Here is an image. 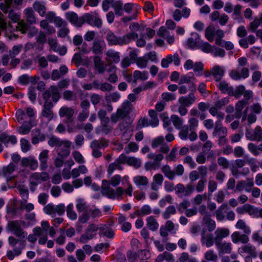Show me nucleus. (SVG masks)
I'll use <instances>...</instances> for the list:
<instances>
[{"label": "nucleus", "instance_id": "8fccbe9b", "mask_svg": "<svg viewBox=\"0 0 262 262\" xmlns=\"http://www.w3.org/2000/svg\"><path fill=\"white\" fill-rule=\"evenodd\" d=\"M24 13L27 21L31 24L36 23V18L33 10L31 8H27L24 11Z\"/></svg>", "mask_w": 262, "mask_h": 262}, {"label": "nucleus", "instance_id": "052dcab7", "mask_svg": "<svg viewBox=\"0 0 262 262\" xmlns=\"http://www.w3.org/2000/svg\"><path fill=\"white\" fill-rule=\"evenodd\" d=\"M253 137H250L251 141H260L262 140V128L259 126L255 127L253 130Z\"/></svg>", "mask_w": 262, "mask_h": 262}, {"label": "nucleus", "instance_id": "1a4fd4ad", "mask_svg": "<svg viewBox=\"0 0 262 262\" xmlns=\"http://www.w3.org/2000/svg\"><path fill=\"white\" fill-rule=\"evenodd\" d=\"M72 142L67 140H63L60 145L56 149L57 155L62 158H67L70 155V148Z\"/></svg>", "mask_w": 262, "mask_h": 262}, {"label": "nucleus", "instance_id": "de8ad7c7", "mask_svg": "<svg viewBox=\"0 0 262 262\" xmlns=\"http://www.w3.org/2000/svg\"><path fill=\"white\" fill-rule=\"evenodd\" d=\"M209 113L213 117H216L217 118V121H220L222 122L224 119L225 114L221 111H220V109L213 106L211 107L209 110Z\"/></svg>", "mask_w": 262, "mask_h": 262}, {"label": "nucleus", "instance_id": "c03bdc74", "mask_svg": "<svg viewBox=\"0 0 262 262\" xmlns=\"http://www.w3.org/2000/svg\"><path fill=\"white\" fill-rule=\"evenodd\" d=\"M25 226V223L23 221H11L9 222L8 224V228L13 232L21 229L22 227Z\"/></svg>", "mask_w": 262, "mask_h": 262}, {"label": "nucleus", "instance_id": "7ed1b4c3", "mask_svg": "<svg viewBox=\"0 0 262 262\" xmlns=\"http://www.w3.org/2000/svg\"><path fill=\"white\" fill-rule=\"evenodd\" d=\"M49 179V175L46 172H34L30 177V188L32 191H34L38 185L42 182L47 181Z\"/></svg>", "mask_w": 262, "mask_h": 262}, {"label": "nucleus", "instance_id": "72a5a7b5", "mask_svg": "<svg viewBox=\"0 0 262 262\" xmlns=\"http://www.w3.org/2000/svg\"><path fill=\"white\" fill-rule=\"evenodd\" d=\"M17 165L13 163H10L7 166L3 167L2 172L4 176L8 179L12 178L11 174L15 170Z\"/></svg>", "mask_w": 262, "mask_h": 262}, {"label": "nucleus", "instance_id": "4c0bfd02", "mask_svg": "<svg viewBox=\"0 0 262 262\" xmlns=\"http://www.w3.org/2000/svg\"><path fill=\"white\" fill-rule=\"evenodd\" d=\"M134 81V85L136 84L137 80L144 81L148 78V73L147 71H140L136 70L133 73Z\"/></svg>", "mask_w": 262, "mask_h": 262}, {"label": "nucleus", "instance_id": "49530a36", "mask_svg": "<svg viewBox=\"0 0 262 262\" xmlns=\"http://www.w3.org/2000/svg\"><path fill=\"white\" fill-rule=\"evenodd\" d=\"M91 215V211L89 210L79 213L78 220L76 223V225L80 224L86 223L90 220Z\"/></svg>", "mask_w": 262, "mask_h": 262}, {"label": "nucleus", "instance_id": "aec40b11", "mask_svg": "<svg viewBox=\"0 0 262 262\" xmlns=\"http://www.w3.org/2000/svg\"><path fill=\"white\" fill-rule=\"evenodd\" d=\"M214 137H224L227 135V129L226 127L222 126V122L216 121L215 123V127L212 133Z\"/></svg>", "mask_w": 262, "mask_h": 262}, {"label": "nucleus", "instance_id": "a19ab883", "mask_svg": "<svg viewBox=\"0 0 262 262\" xmlns=\"http://www.w3.org/2000/svg\"><path fill=\"white\" fill-rule=\"evenodd\" d=\"M248 150L254 156H257L262 153V143L256 145L253 143H250L247 146Z\"/></svg>", "mask_w": 262, "mask_h": 262}, {"label": "nucleus", "instance_id": "e2e57ef3", "mask_svg": "<svg viewBox=\"0 0 262 262\" xmlns=\"http://www.w3.org/2000/svg\"><path fill=\"white\" fill-rule=\"evenodd\" d=\"M180 262H199L194 257L190 256L187 252H183L179 258Z\"/></svg>", "mask_w": 262, "mask_h": 262}, {"label": "nucleus", "instance_id": "774afa93", "mask_svg": "<svg viewBox=\"0 0 262 262\" xmlns=\"http://www.w3.org/2000/svg\"><path fill=\"white\" fill-rule=\"evenodd\" d=\"M245 91V87L243 85H239L235 90L232 88V90L230 91V96H233L236 98H238L243 95Z\"/></svg>", "mask_w": 262, "mask_h": 262}, {"label": "nucleus", "instance_id": "a18cd8bd", "mask_svg": "<svg viewBox=\"0 0 262 262\" xmlns=\"http://www.w3.org/2000/svg\"><path fill=\"white\" fill-rule=\"evenodd\" d=\"M122 184L127 186V188L124 190V193L129 196H132L133 195V187L129 182V178L128 176L122 177Z\"/></svg>", "mask_w": 262, "mask_h": 262}, {"label": "nucleus", "instance_id": "69168bd1", "mask_svg": "<svg viewBox=\"0 0 262 262\" xmlns=\"http://www.w3.org/2000/svg\"><path fill=\"white\" fill-rule=\"evenodd\" d=\"M213 46L211 45L206 41H202L198 49H200L202 52L205 53H211L212 52Z\"/></svg>", "mask_w": 262, "mask_h": 262}, {"label": "nucleus", "instance_id": "20e7f679", "mask_svg": "<svg viewBox=\"0 0 262 262\" xmlns=\"http://www.w3.org/2000/svg\"><path fill=\"white\" fill-rule=\"evenodd\" d=\"M88 23L97 28H101L102 24V20L95 12L86 13L82 16V24Z\"/></svg>", "mask_w": 262, "mask_h": 262}, {"label": "nucleus", "instance_id": "f03ea898", "mask_svg": "<svg viewBox=\"0 0 262 262\" xmlns=\"http://www.w3.org/2000/svg\"><path fill=\"white\" fill-rule=\"evenodd\" d=\"M66 207L63 204L60 203L55 205L49 203L46 205L43 209L44 212L51 217H56L57 215L61 216L64 214Z\"/></svg>", "mask_w": 262, "mask_h": 262}, {"label": "nucleus", "instance_id": "f3484780", "mask_svg": "<svg viewBox=\"0 0 262 262\" xmlns=\"http://www.w3.org/2000/svg\"><path fill=\"white\" fill-rule=\"evenodd\" d=\"M52 107L53 104L51 102H45L41 112L42 117L47 118L49 121L55 117L52 110Z\"/></svg>", "mask_w": 262, "mask_h": 262}, {"label": "nucleus", "instance_id": "2eb2a0df", "mask_svg": "<svg viewBox=\"0 0 262 262\" xmlns=\"http://www.w3.org/2000/svg\"><path fill=\"white\" fill-rule=\"evenodd\" d=\"M23 167H29L31 170H36L38 167L37 160L33 156L24 157L21 159Z\"/></svg>", "mask_w": 262, "mask_h": 262}, {"label": "nucleus", "instance_id": "39448f33", "mask_svg": "<svg viewBox=\"0 0 262 262\" xmlns=\"http://www.w3.org/2000/svg\"><path fill=\"white\" fill-rule=\"evenodd\" d=\"M194 191L193 184H188L186 187L181 183L178 184L175 186L176 193L179 197L188 196L192 194Z\"/></svg>", "mask_w": 262, "mask_h": 262}, {"label": "nucleus", "instance_id": "ddd939ff", "mask_svg": "<svg viewBox=\"0 0 262 262\" xmlns=\"http://www.w3.org/2000/svg\"><path fill=\"white\" fill-rule=\"evenodd\" d=\"M58 114L59 117L64 118L67 122H72L74 110L72 107L63 106L59 109Z\"/></svg>", "mask_w": 262, "mask_h": 262}, {"label": "nucleus", "instance_id": "c756f323", "mask_svg": "<svg viewBox=\"0 0 262 262\" xmlns=\"http://www.w3.org/2000/svg\"><path fill=\"white\" fill-rule=\"evenodd\" d=\"M163 180V177L161 174L158 173L155 174L153 177L152 182L151 183V189L155 191H158L159 187L162 184Z\"/></svg>", "mask_w": 262, "mask_h": 262}, {"label": "nucleus", "instance_id": "c9c22d12", "mask_svg": "<svg viewBox=\"0 0 262 262\" xmlns=\"http://www.w3.org/2000/svg\"><path fill=\"white\" fill-rule=\"evenodd\" d=\"M227 207L228 205L227 204H222L215 211V214L218 221H222L225 219V213L227 210Z\"/></svg>", "mask_w": 262, "mask_h": 262}, {"label": "nucleus", "instance_id": "09e8293b", "mask_svg": "<svg viewBox=\"0 0 262 262\" xmlns=\"http://www.w3.org/2000/svg\"><path fill=\"white\" fill-rule=\"evenodd\" d=\"M146 225L151 231L157 230L159 228V224L156 219L152 216H148L146 219Z\"/></svg>", "mask_w": 262, "mask_h": 262}, {"label": "nucleus", "instance_id": "338daca9", "mask_svg": "<svg viewBox=\"0 0 262 262\" xmlns=\"http://www.w3.org/2000/svg\"><path fill=\"white\" fill-rule=\"evenodd\" d=\"M118 129L123 133V136H124L129 130H133L132 125L130 122L123 121L118 125Z\"/></svg>", "mask_w": 262, "mask_h": 262}, {"label": "nucleus", "instance_id": "e433bc0d", "mask_svg": "<svg viewBox=\"0 0 262 262\" xmlns=\"http://www.w3.org/2000/svg\"><path fill=\"white\" fill-rule=\"evenodd\" d=\"M88 172V169L84 165H81L72 169V178H76L81 174H84Z\"/></svg>", "mask_w": 262, "mask_h": 262}, {"label": "nucleus", "instance_id": "6e6552de", "mask_svg": "<svg viewBox=\"0 0 262 262\" xmlns=\"http://www.w3.org/2000/svg\"><path fill=\"white\" fill-rule=\"evenodd\" d=\"M122 164H124V161H123V156L122 154L114 162L108 165L107 168L108 177L112 176L115 170H122L123 169Z\"/></svg>", "mask_w": 262, "mask_h": 262}, {"label": "nucleus", "instance_id": "9b49d317", "mask_svg": "<svg viewBox=\"0 0 262 262\" xmlns=\"http://www.w3.org/2000/svg\"><path fill=\"white\" fill-rule=\"evenodd\" d=\"M93 62L94 69L97 73L103 74L106 71L107 64L100 56L98 55L94 56Z\"/></svg>", "mask_w": 262, "mask_h": 262}, {"label": "nucleus", "instance_id": "5701e85b", "mask_svg": "<svg viewBox=\"0 0 262 262\" xmlns=\"http://www.w3.org/2000/svg\"><path fill=\"white\" fill-rule=\"evenodd\" d=\"M229 230L225 228H217L214 232L215 237L214 243H220L221 241L224 238L227 237L229 235Z\"/></svg>", "mask_w": 262, "mask_h": 262}, {"label": "nucleus", "instance_id": "13d9d810", "mask_svg": "<svg viewBox=\"0 0 262 262\" xmlns=\"http://www.w3.org/2000/svg\"><path fill=\"white\" fill-rule=\"evenodd\" d=\"M217 86L222 93H228L230 96V91L233 87L229 86V83L225 81H220Z\"/></svg>", "mask_w": 262, "mask_h": 262}, {"label": "nucleus", "instance_id": "7c9ffc66", "mask_svg": "<svg viewBox=\"0 0 262 262\" xmlns=\"http://www.w3.org/2000/svg\"><path fill=\"white\" fill-rule=\"evenodd\" d=\"M256 40L254 35L250 34L247 37L239 39L238 43L241 47L244 49H247L249 47V44H254Z\"/></svg>", "mask_w": 262, "mask_h": 262}, {"label": "nucleus", "instance_id": "4d7b16f0", "mask_svg": "<svg viewBox=\"0 0 262 262\" xmlns=\"http://www.w3.org/2000/svg\"><path fill=\"white\" fill-rule=\"evenodd\" d=\"M171 121L174 126L178 129H182L184 123L183 119L180 118L178 115H172L171 116Z\"/></svg>", "mask_w": 262, "mask_h": 262}, {"label": "nucleus", "instance_id": "bb28decb", "mask_svg": "<svg viewBox=\"0 0 262 262\" xmlns=\"http://www.w3.org/2000/svg\"><path fill=\"white\" fill-rule=\"evenodd\" d=\"M218 252L220 254H230L232 249V246L231 243H227L225 242L222 243H216Z\"/></svg>", "mask_w": 262, "mask_h": 262}, {"label": "nucleus", "instance_id": "dca6fc26", "mask_svg": "<svg viewBox=\"0 0 262 262\" xmlns=\"http://www.w3.org/2000/svg\"><path fill=\"white\" fill-rule=\"evenodd\" d=\"M106 61L109 64L118 63L120 60V53L113 49H109L106 52Z\"/></svg>", "mask_w": 262, "mask_h": 262}, {"label": "nucleus", "instance_id": "473e14b6", "mask_svg": "<svg viewBox=\"0 0 262 262\" xmlns=\"http://www.w3.org/2000/svg\"><path fill=\"white\" fill-rule=\"evenodd\" d=\"M194 74L192 73H189L186 75H181L179 83L180 84L191 83L192 86L194 89H195L196 86L194 82Z\"/></svg>", "mask_w": 262, "mask_h": 262}, {"label": "nucleus", "instance_id": "37998d69", "mask_svg": "<svg viewBox=\"0 0 262 262\" xmlns=\"http://www.w3.org/2000/svg\"><path fill=\"white\" fill-rule=\"evenodd\" d=\"M112 7L113 8L116 15L118 16L123 15V3L121 1H115Z\"/></svg>", "mask_w": 262, "mask_h": 262}, {"label": "nucleus", "instance_id": "c85d7f7f", "mask_svg": "<svg viewBox=\"0 0 262 262\" xmlns=\"http://www.w3.org/2000/svg\"><path fill=\"white\" fill-rule=\"evenodd\" d=\"M124 163H127L129 166H133L135 168L138 169L141 165V159L134 157H126L122 154Z\"/></svg>", "mask_w": 262, "mask_h": 262}, {"label": "nucleus", "instance_id": "6e6d98bb", "mask_svg": "<svg viewBox=\"0 0 262 262\" xmlns=\"http://www.w3.org/2000/svg\"><path fill=\"white\" fill-rule=\"evenodd\" d=\"M215 29L209 26L207 27L205 31V36L206 38L210 42H212L215 37Z\"/></svg>", "mask_w": 262, "mask_h": 262}, {"label": "nucleus", "instance_id": "603ef678", "mask_svg": "<svg viewBox=\"0 0 262 262\" xmlns=\"http://www.w3.org/2000/svg\"><path fill=\"white\" fill-rule=\"evenodd\" d=\"M67 215L68 219L71 221H75L77 219V214L74 210L73 203L69 204L66 207Z\"/></svg>", "mask_w": 262, "mask_h": 262}, {"label": "nucleus", "instance_id": "9d476101", "mask_svg": "<svg viewBox=\"0 0 262 262\" xmlns=\"http://www.w3.org/2000/svg\"><path fill=\"white\" fill-rule=\"evenodd\" d=\"M37 124V121L35 119H31L28 122H24L20 126L17 128V132L20 135H25L28 134L31 128L36 126Z\"/></svg>", "mask_w": 262, "mask_h": 262}, {"label": "nucleus", "instance_id": "f257e3e1", "mask_svg": "<svg viewBox=\"0 0 262 262\" xmlns=\"http://www.w3.org/2000/svg\"><path fill=\"white\" fill-rule=\"evenodd\" d=\"M122 178L119 174H115L111 178L110 180H103L102 181L101 193L103 196L112 200H120L124 193V189L121 187L114 189L111 186L116 187L119 186Z\"/></svg>", "mask_w": 262, "mask_h": 262}, {"label": "nucleus", "instance_id": "ea45409f", "mask_svg": "<svg viewBox=\"0 0 262 262\" xmlns=\"http://www.w3.org/2000/svg\"><path fill=\"white\" fill-rule=\"evenodd\" d=\"M76 208L79 213L88 210V206L86 201L82 198H77L75 200Z\"/></svg>", "mask_w": 262, "mask_h": 262}, {"label": "nucleus", "instance_id": "f704fd0d", "mask_svg": "<svg viewBox=\"0 0 262 262\" xmlns=\"http://www.w3.org/2000/svg\"><path fill=\"white\" fill-rule=\"evenodd\" d=\"M259 26L262 27V13L260 14L258 17H255L254 20L249 24L248 28L251 32H255V30Z\"/></svg>", "mask_w": 262, "mask_h": 262}, {"label": "nucleus", "instance_id": "4be33fe9", "mask_svg": "<svg viewBox=\"0 0 262 262\" xmlns=\"http://www.w3.org/2000/svg\"><path fill=\"white\" fill-rule=\"evenodd\" d=\"M196 98L194 94L190 93L188 95L182 96L179 98L178 103L180 105H183L189 107L195 101Z\"/></svg>", "mask_w": 262, "mask_h": 262}, {"label": "nucleus", "instance_id": "393cba45", "mask_svg": "<svg viewBox=\"0 0 262 262\" xmlns=\"http://www.w3.org/2000/svg\"><path fill=\"white\" fill-rule=\"evenodd\" d=\"M238 252L240 254L247 253L253 257H256L257 254L255 247L251 244L245 245L238 249Z\"/></svg>", "mask_w": 262, "mask_h": 262}, {"label": "nucleus", "instance_id": "6ab92c4d", "mask_svg": "<svg viewBox=\"0 0 262 262\" xmlns=\"http://www.w3.org/2000/svg\"><path fill=\"white\" fill-rule=\"evenodd\" d=\"M106 39L109 45H123L124 42H123L122 36L118 37L112 31H108L106 35Z\"/></svg>", "mask_w": 262, "mask_h": 262}, {"label": "nucleus", "instance_id": "2f4dec72", "mask_svg": "<svg viewBox=\"0 0 262 262\" xmlns=\"http://www.w3.org/2000/svg\"><path fill=\"white\" fill-rule=\"evenodd\" d=\"M38 159L40 162V167L41 170L46 169L48 167L49 159V150H43L39 155Z\"/></svg>", "mask_w": 262, "mask_h": 262}, {"label": "nucleus", "instance_id": "cd10ccee", "mask_svg": "<svg viewBox=\"0 0 262 262\" xmlns=\"http://www.w3.org/2000/svg\"><path fill=\"white\" fill-rule=\"evenodd\" d=\"M214 238H213L212 234L210 233L205 234V231H203L201 234V243L202 245L209 248L213 245Z\"/></svg>", "mask_w": 262, "mask_h": 262}, {"label": "nucleus", "instance_id": "f8f14e48", "mask_svg": "<svg viewBox=\"0 0 262 262\" xmlns=\"http://www.w3.org/2000/svg\"><path fill=\"white\" fill-rule=\"evenodd\" d=\"M202 40L198 33H192L191 36L186 41V45L192 49H198Z\"/></svg>", "mask_w": 262, "mask_h": 262}, {"label": "nucleus", "instance_id": "412c9836", "mask_svg": "<svg viewBox=\"0 0 262 262\" xmlns=\"http://www.w3.org/2000/svg\"><path fill=\"white\" fill-rule=\"evenodd\" d=\"M66 17L72 24L76 27H80L82 25V16L78 17L77 14L74 12H67Z\"/></svg>", "mask_w": 262, "mask_h": 262}, {"label": "nucleus", "instance_id": "79ce46f5", "mask_svg": "<svg viewBox=\"0 0 262 262\" xmlns=\"http://www.w3.org/2000/svg\"><path fill=\"white\" fill-rule=\"evenodd\" d=\"M235 226L237 229L243 230L245 234H250L251 232L250 227L246 224L244 220H238Z\"/></svg>", "mask_w": 262, "mask_h": 262}, {"label": "nucleus", "instance_id": "a211bd4d", "mask_svg": "<svg viewBox=\"0 0 262 262\" xmlns=\"http://www.w3.org/2000/svg\"><path fill=\"white\" fill-rule=\"evenodd\" d=\"M247 234H242L238 231L234 232L231 235L232 242L234 244L241 243L242 244H247L249 238Z\"/></svg>", "mask_w": 262, "mask_h": 262}, {"label": "nucleus", "instance_id": "0e129e2a", "mask_svg": "<svg viewBox=\"0 0 262 262\" xmlns=\"http://www.w3.org/2000/svg\"><path fill=\"white\" fill-rule=\"evenodd\" d=\"M205 258L210 261L217 262L218 256L216 253L212 250H208L204 253Z\"/></svg>", "mask_w": 262, "mask_h": 262}, {"label": "nucleus", "instance_id": "0eeeda50", "mask_svg": "<svg viewBox=\"0 0 262 262\" xmlns=\"http://www.w3.org/2000/svg\"><path fill=\"white\" fill-rule=\"evenodd\" d=\"M179 137L182 140H189L191 141H194L197 139L198 136L195 131L191 130L187 125H185L180 131Z\"/></svg>", "mask_w": 262, "mask_h": 262}, {"label": "nucleus", "instance_id": "a878e982", "mask_svg": "<svg viewBox=\"0 0 262 262\" xmlns=\"http://www.w3.org/2000/svg\"><path fill=\"white\" fill-rule=\"evenodd\" d=\"M106 45L103 40L97 39L93 41L91 49L94 54H98L102 53Z\"/></svg>", "mask_w": 262, "mask_h": 262}, {"label": "nucleus", "instance_id": "4468645a", "mask_svg": "<svg viewBox=\"0 0 262 262\" xmlns=\"http://www.w3.org/2000/svg\"><path fill=\"white\" fill-rule=\"evenodd\" d=\"M133 182L140 190H145L149 185V180L144 176L138 175L133 179Z\"/></svg>", "mask_w": 262, "mask_h": 262}, {"label": "nucleus", "instance_id": "3c124183", "mask_svg": "<svg viewBox=\"0 0 262 262\" xmlns=\"http://www.w3.org/2000/svg\"><path fill=\"white\" fill-rule=\"evenodd\" d=\"M148 114L151 118L150 124L153 127H156L159 125V121L158 118V113L154 110H149Z\"/></svg>", "mask_w": 262, "mask_h": 262}, {"label": "nucleus", "instance_id": "bf43d9fd", "mask_svg": "<svg viewBox=\"0 0 262 262\" xmlns=\"http://www.w3.org/2000/svg\"><path fill=\"white\" fill-rule=\"evenodd\" d=\"M100 234L105 236L109 238H113L114 236V231L106 225H102L100 227Z\"/></svg>", "mask_w": 262, "mask_h": 262}, {"label": "nucleus", "instance_id": "5fc2aeb1", "mask_svg": "<svg viewBox=\"0 0 262 262\" xmlns=\"http://www.w3.org/2000/svg\"><path fill=\"white\" fill-rule=\"evenodd\" d=\"M160 117L163 121V127L167 131L170 132L172 130V127L171 125V119H169L166 113H162L160 115Z\"/></svg>", "mask_w": 262, "mask_h": 262}, {"label": "nucleus", "instance_id": "423d86ee", "mask_svg": "<svg viewBox=\"0 0 262 262\" xmlns=\"http://www.w3.org/2000/svg\"><path fill=\"white\" fill-rule=\"evenodd\" d=\"M254 185L253 179L247 178L246 180H241L238 182L235 186L234 192L245 191L246 192H250Z\"/></svg>", "mask_w": 262, "mask_h": 262}, {"label": "nucleus", "instance_id": "680f3d73", "mask_svg": "<svg viewBox=\"0 0 262 262\" xmlns=\"http://www.w3.org/2000/svg\"><path fill=\"white\" fill-rule=\"evenodd\" d=\"M1 137L3 143L6 146H8L10 144L14 145L17 141V138L15 136H4Z\"/></svg>", "mask_w": 262, "mask_h": 262}, {"label": "nucleus", "instance_id": "b1692460", "mask_svg": "<svg viewBox=\"0 0 262 262\" xmlns=\"http://www.w3.org/2000/svg\"><path fill=\"white\" fill-rule=\"evenodd\" d=\"M225 69L219 65L214 66L211 70L210 73L217 81H220L225 74Z\"/></svg>", "mask_w": 262, "mask_h": 262}, {"label": "nucleus", "instance_id": "864d4df0", "mask_svg": "<svg viewBox=\"0 0 262 262\" xmlns=\"http://www.w3.org/2000/svg\"><path fill=\"white\" fill-rule=\"evenodd\" d=\"M23 247H15L13 250H8L7 252V256L10 260H12L15 256L20 255L22 253Z\"/></svg>", "mask_w": 262, "mask_h": 262}, {"label": "nucleus", "instance_id": "58836bf2", "mask_svg": "<svg viewBox=\"0 0 262 262\" xmlns=\"http://www.w3.org/2000/svg\"><path fill=\"white\" fill-rule=\"evenodd\" d=\"M34 9L39 15L43 16L46 12V3L45 1H35L33 4Z\"/></svg>", "mask_w": 262, "mask_h": 262}]
</instances>
